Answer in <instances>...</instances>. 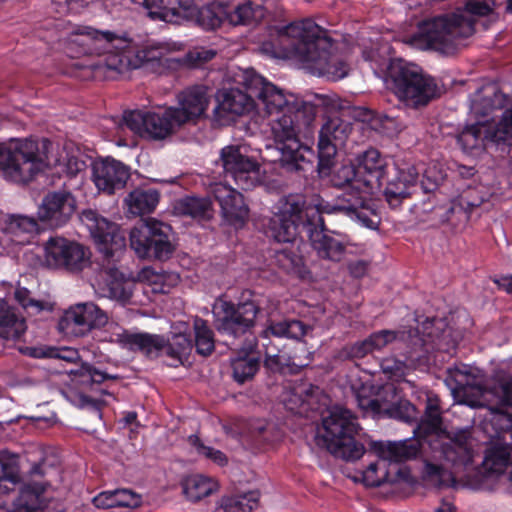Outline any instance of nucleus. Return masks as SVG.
I'll return each mask as SVG.
<instances>
[{
  "label": "nucleus",
  "instance_id": "nucleus-1",
  "mask_svg": "<svg viewBox=\"0 0 512 512\" xmlns=\"http://www.w3.org/2000/svg\"><path fill=\"white\" fill-rule=\"evenodd\" d=\"M440 399L435 394L427 395L425 414L417 424L418 433L435 434L432 443L433 455L425 461L423 478L433 486H448L455 480V474L464 473L465 484L474 490H493L507 467L512 464V447L507 443L495 442L485 452L480 467L474 466L479 456L478 442L469 429L451 432L441 430Z\"/></svg>",
  "mask_w": 512,
  "mask_h": 512
},
{
  "label": "nucleus",
  "instance_id": "nucleus-2",
  "mask_svg": "<svg viewBox=\"0 0 512 512\" xmlns=\"http://www.w3.org/2000/svg\"><path fill=\"white\" fill-rule=\"evenodd\" d=\"M244 84L252 89L260 101V116L268 119L283 166L290 170H303L304 165L311 161L313 151L301 144L299 133L314 121V105L284 91L260 74L248 72Z\"/></svg>",
  "mask_w": 512,
  "mask_h": 512
},
{
  "label": "nucleus",
  "instance_id": "nucleus-3",
  "mask_svg": "<svg viewBox=\"0 0 512 512\" xmlns=\"http://www.w3.org/2000/svg\"><path fill=\"white\" fill-rule=\"evenodd\" d=\"M271 40L264 41L260 50L269 56L298 62L302 68L329 80L343 79L349 71L344 58L337 53L327 31L312 19H302L274 28Z\"/></svg>",
  "mask_w": 512,
  "mask_h": 512
},
{
  "label": "nucleus",
  "instance_id": "nucleus-4",
  "mask_svg": "<svg viewBox=\"0 0 512 512\" xmlns=\"http://www.w3.org/2000/svg\"><path fill=\"white\" fill-rule=\"evenodd\" d=\"M65 40L71 49L78 46L79 54L104 56L98 63V68H105L110 73L108 77L148 66L171 52L183 49L181 43L173 41L157 42L138 49L127 38L90 26L73 27Z\"/></svg>",
  "mask_w": 512,
  "mask_h": 512
},
{
  "label": "nucleus",
  "instance_id": "nucleus-5",
  "mask_svg": "<svg viewBox=\"0 0 512 512\" xmlns=\"http://www.w3.org/2000/svg\"><path fill=\"white\" fill-rule=\"evenodd\" d=\"M85 167L72 143L54 146L47 139H11L0 143V175L9 181L25 183L47 168L74 176Z\"/></svg>",
  "mask_w": 512,
  "mask_h": 512
},
{
  "label": "nucleus",
  "instance_id": "nucleus-6",
  "mask_svg": "<svg viewBox=\"0 0 512 512\" xmlns=\"http://www.w3.org/2000/svg\"><path fill=\"white\" fill-rule=\"evenodd\" d=\"M495 8L494 0L468 1L464 9L420 22L417 30L405 36L403 42L419 50H435L450 54L464 39L473 35L475 29L472 17L488 16L495 20Z\"/></svg>",
  "mask_w": 512,
  "mask_h": 512
},
{
  "label": "nucleus",
  "instance_id": "nucleus-7",
  "mask_svg": "<svg viewBox=\"0 0 512 512\" xmlns=\"http://www.w3.org/2000/svg\"><path fill=\"white\" fill-rule=\"evenodd\" d=\"M322 213L331 214L330 202L316 196L310 201L300 193L289 194L274 205L268 234L277 242H293L301 227L323 224Z\"/></svg>",
  "mask_w": 512,
  "mask_h": 512
},
{
  "label": "nucleus",
  "instance_id": "nucleus-8",
  "mask_svg": "<svg viewBox=\"0 0 512 512\" xmlns=\"http://www.w3.org/2000/svg\"><path fill=\"white\" fill-rule=\"evenodd\" d=\"M505 101V95L496 90L493 91L492 98H481L479 93L475 95L470 111L476 123L467 126L457 137V142L464 152L480 150L485 141L512 143V108L503 113L502 119L494 130L486 128L488 120H482L494 109L502 108Z\"/></svg>",
  "mask_w": 512,
  "mask_h": 512
},
{
  "label": "nucleus",
  "instance_id": "nucleus-9",
  "mask_svg": "<svg viewBox=\"0 0 512 512\" xmlns=\"http://www.w3.org/2000/svg\"><path fill=\"white\" fill-rule=\"evenodd\" d=\"M380 70L385 72V81L394 94L407 106H424L437 95L435 80L415 64L393 59Z\"/></svg>",
  "mask_w": 512,
  "mask_h": 512
},
{
  "label": "nucleus",
  "instance_id": "nucleus-10",
  "mask_svg": "<svg viewBox=\"0 0 512 512\" xmlns=\"http://www.w3.org/2000/svg\"><path fill=\"white\" fill-rule=\"evenodd\" d=\"M359 425L352 413L342 407H334L322 420L317 440L332 455L346 461L360 459L365 453L364 446L354 439Z\"/></svg>",
  "mask_w": 512,
  "mask_h": 512
},
{
  "label": "nucleus",
  "instance_id": "nucleus-11",
  "mask_svg": "<svg viewBox=\"0 0 512 512\" xmlns=\"http://www.w3.org/2000/svg\"><path fill=\"white\" fill-rule=\"evenodd\" d=\"M331 182L334 186L344 189L336 202L330 203L332 213H343L363 227L377 229L380 224V217L374 208V204H356L357 198L362 196L363 192L357 167L352 164L338 167L331 175Z\"/></svg>",
  "mask_w": 512,
  "mask_h": 512
},
{
  "label": "nucleus",
  "instance_id": "nucleus-12",
  "mask_svg": "<svg viewBox=\"0 0 512 512\" xmlns=\"http://www.w3.org/2000/svg\"><path fill=\"white\" fill-rule=\"evenodd\" d=\"M170 234L169 225L147 218L131 229L130 247L139 258L166 259L174 250Z\"/></svg>",
  "mask_w": 512,
  "mask_h": 512
},
{
  "label": "nucleus",
  "instance_id": "nucleus-13",
  "mask_svg": "<svg viewBox=\"0 0 512 512\" xmlns=\"http://www.w3.org/2000/svg\"><path fill=\"white\" fill-rule=\"evenodd\" d=\"M248 72L257 74L253 69H245L237 75V83L243 89L232 87L224 88L217 92V105L214 108V115L222 123L250 114L260 116V101L252 89L244 84L245 74Z\"/></svg>",
  "mask_w": 512,
  "mask_h": 512
},
{
  "label": "nucleus",
  "instance_id": "nucleus-14",
  "mask_svg": "<svg viewBox=\"0 0 512 512\" xmlns=\"http://www.w3.org/2000/svg\"><path fill=\"white\" fill-rule=\"evenodd\" d=\"M221 309L224 315L217 320V329L220 333L237 337L253 326L257 314L266 311L267 315L276 309V305L268 297L252 296L239 303L237 308L231 303L222 302Z\"/></svg>",
  "mask_w": 512,
  "mask_h": 512
},
{
  "label": "nucleus",
  "instance_id": "nucleus-15",
  "mask_svg": "<svg viewBox=\"0 0 512 512\" xmlns=\"http://www.w3.org/2000/svg\"><path fill=\"white\" fill-rule=\"evenodd\" d=\"M371 451L381 460L370 463L362 473V481L366 486H379L389 480L385 462H403L417 456L419 447L410 441H374Z\"/></svg>",
  "mask_w": 512,
  "mask_h": 512
},
{
  "label": "nucleus",
  "instance_id": "nucleus-16",
  "mask_svg": "<svg viewBox=\"0 0 512 512\" xmlns=\"http://www.w3.org/2000/svg\"><path fill=\"white\" fill-rule=\"evenodd\" d=\"M449 385L453 398L458 404L477 408L490 401L489 396H497L501 403L512 405V377L502 372L497 373L495 383L489 389L469 382L463 383L456 378L450 379Z\"/></svg>",
  "mask_w": 512,
  "mask_h": 512
},
{
  "label": "nucleus",
  "instance_id": "nucleus-17",
  "mask_svg": "<svg viewBox=\"0 0 512 512\" xmlns=\"http://www.w3.org/2000/svg\"><path fill=\"white\" fill-rule=\"evenodd\" d=\"M249 152L246 144L228 145L220 152L224 173L242 189H250L261 180L260 165Z\"/></svg>",
  "mask_w": 512,
  "mask_h": 512
},
{
  "label": "nucleus",
  "instance_id": "nucleus-18",
  "mask_svg": "<svg viewBox=\"0 0 512 512\" xmlns=\"http://www.w3.org/2000/svg\"><path fill=\"white\" fill-rule=\"evenodd\" d=\"M80 220L89 230L99 252L106 258L118 257L125 250V233L116 223L110 222L91 209L84 210Z\"/></svg>",
  "mask_w": 512,
  "mask_h": 512
},
{
  "label": "nucleus",
  "instance_id": "nucleus-19",
  "mask_svg": "<svg viewBox=\"0 0 512 512\" xmlns=\"http://www.w3.org/2000/svg\"><path fill=\"white\" fill-rule=\"evenodd\" d=\"M168 107L163 113L152 111H128L123 115V123L135 134L155 140L164 139L181 126Z\"/></svg>",
  "mask_w": 512,
  "mask_h": 512
},
{
  "label": "nucleus",
  "instance_id": "nucleus-20",
  "mask_svg": "<svg viewBox=\"0 0 512 512\" xmlns=\"http://www.w3.org/2000/svg\"><path fill=\"white\" fill-rule=\"evenodd\" d=\"M44 261L50 268H66L80 271L89 263L90 252L78 242L63 238L51 237L44 245Z\"/></svg>",
  "mask_w": 512,
  "mask_h": 512
},
{
  "label": "nucleus",
  "instance_id": "nucleus-21",
  "mask_svg": "<svg viewBox=\"0 0 512 512\" xmlns=\"http://www.w3.org/2000/svg\"><path fill=\"white\" fill-rule=\"evenodd\" d=\"M356 167L363 191L356 204L372 203L371 197L380 191L386 177L387 161L378 150L370 148L357 157Z\"/></svg>",
  "mask_w": 512,
  "mask_h": 512
},
{
  "label": "nucleus",
  "instance_id": "nucleus-22",
  "mask_svg": "<svg viewBox=\"0 0 512 512\" xmlns=\"http://www.w3.org/2000/svg\"><path fill=\"white\" fill-rule=\"evenodd\" d=\"M108 323V315L92 302L70 307L59 321V329L67 336L80 337Z\"/></svg>",
  "mask_w": 512,
  "mask_h": 512
},
{
  "label": "nucleus",
  "instance_id": "nucleus-23",
  "mask_svg": "<svg viewBox=\"0 0 512 512\" xmlns=\"http://www.w3.org/2000/svg\"><path fill=\"white\" fill-rule=\"evenodd\" d=\"M177 106H171L175 120L182 127L196 123L205 116L210 105L209 89L205 85L188 87L177 95Z\"/></svg>",
  "mask_w": 512,
  "mask_h": 512
},
{
  "label": "nucleus",
  "instance_id": "nucleus-24",
  "mask_svg": "<svg viewBox=\"0 0 512 512\" xmlns=\"http://www.w3.org/2000/svg\"><path fill=\"white\" fill-rule=\"evenodd\" d=\"M351 124L335 116L322 126L318 141L319 171L325 174L333 163L337 144H342L351 133Z\"/></svg>",
  "mask_w": 512,
  "mask_h": 512
},
{
  "label": "nucleus",
  "instance_id": "nucleus-25",
  "mask_svg": "<svg viewBox=\"0 0 512 512\" xmlns=\"http://www.w3.org/2000/svg\"><path fill=\"white\" fill-rule=\"evenodd\" d=\"M76 209V201L71 193L58 191L48 193L38 206L37 217L45 225L57 228L70 219Z\"/></svg>",
  "mask_w": 512,
  "mask_h": 512
},
{
  "label": "nucleus",
  "instance_id": "nucleus-26",
  "mask_svg": "<svg viewBox=\"0 0 512 512\" xmlns=\"http://www.w3.org/2000/svg\"><path fill=\"white\" fill-rule=\"evenodd\" d=\"M352 389L355 392L359 408L373 416L388 417L390 410L399 397L392 384L383 385L376 392L367 383L362 384L360 387L352 384Z\"/></svg>",
  "mask_w": 512,
  "mask_h": 512
},
{
  "label": "nucleus",
  "instance_id": "nucleus-27",
  "mask_svg": "<svg viewBox=\"0 0 512 512\" xmlns=\"http://www.w3.org/2000/svg\"><path fill=\"white\" fill-rule=\"evenodd\" d=\"M130 177V169L113 158L95 161L92 165V181L99 192L108 195L123 189Z\"/></svg>",
  "mask_w": 512,
  "mask_h": 512
},
{
  "label": "nucleus",
  "instance_id": "nucleus-28",
  "mask_svg": "<svg viewBox=\"0 0 512 512\" xmlns=\"http://www.w3.org/2000/svg\"><path fill=\"white\" fill-rule=\"evenodd\" d=\"M211 193L220 206L224 220L230 225L241 227L249 216V208L243 195L224 183L214 184Z\"/></svg>",
  "mask_w": 512,
  "mask_h": 512
},
{
  "label": "nucleus",
  "instance_id": "nucleus-29",
  "mask_svg": "<svg viewBox=\"0 0 512 512\" xmlns=\"http://www.w3.org/2000/svg\"><path fill=\"white\" fill-rule=\"evenodd\" d=\"M53 502V495L45 483L29 482L22 486L13 502L12 510L0 505V512H39Z\"/></svg>",
  "mask_w": 512,
  "mask_h": 512
},
{
  "label": "nucleus",
  "instance_id": "nucleus-30",
  "mask_svg": "<svg viewBox=\"0 0 512 512\" xmlns=\"http://www.w3.org/2000/svg\"><path fill=\"white\" fill-rule=\"evenodd\" d=\"M436 321L434 319H427L423 324V334L422 336L418 335V331L415 334H412V331H393V330H381L371 334L368 339L370 342V346L373 351H381L389 344L393 343L397 339L403 341H409L413 349L422 348L430 343H434V335L432 332V328L435 326Z\"/></svg>",
  "mask_w": 512,
  "mask_h": 512
},
{
  "label": "nucleus",
  "instance_id": "nucleus-31",
  "mask_svg": "<svg viewBox=\"0 0 512 512\" xmlns=\"http://www.w3.org/2000/svg\"><path fill=\"white\" fill-rule=\"evenodd\" d=\"M142 5L144 13L153 21L180 23L188 16V6L181 0H131Z\"/></svg>",
  "mask_w": 512,
  "mask_h": 512
},
{
  "label": "nucleus",
  "instance_id": "nucleus-32",
  "mask_svg": "<svg viewBox=\"0 0 512 512\" xmlns=\"http://www.w3.org/2000/svg\"><path fill=\"white\" fill-rule=\"evenodd\" d=\"M38 232L39 226L34 218L23 215L9 216L5 220L0 243L5 248L11 245H25L30 243Z\"/></svg>",
  "mask_w": 512,
  "mask_h": 512
},
{
  "label": "nucleus",
  "instance_id": "nucleus-33",
  "mask_svg": "<svg viewBox=\"0 0 512 512\" xmlns=\"http://www.w3.org/2000/svg\"><path fill=\"white\" fill-rule=\"evenodd\" d=\"M102 278L104 282L101 287V295L103 297L110 298L123 305L129 302L132 296L133 282L126 280L123 274L114 267L106 269Z\"/></svg>",
  "mask_w": 512,
  "mask_h": 512
},
{
  "label": "nucleus",
  "instance_id": "nucleus-34",
  "mask_svg": "<svg viewBox=\"0 0 512 512\" xmlns=\"http://www.w3.org/2000/svg\"><path fill=\"white\" fill-rule=\"evenodd\" d=\"M315 388L301 382L284 388L281 401L285 408L295 414H305L313 409V393Z\"/></svg>",
  "mask_w": 512,
  "mask_h": 512
},
{
  "label": "nucleus",
  "instance_id": "nucleus-35",
  "mask_svg": "<svg viewBox=\"0 0 512 512\" xmlns=\"http://www.w3.org/2000/svg\"><path fill=\"white\" fill-rule=\"evenodd\" d=\"M418 180V171L414 166L399 169L396 177L389 181L384 195L391 206H396L401 199L410 194V189Z\"/></svg>",
  "mask_w": 512,
  "mask_h": 512
},
{
  "label": "nucleus",
  "instance_id": "nucleus-36",
  "mask_svg": "<svg viewBox=\"0 0 512 512\" xmlns=\"http://www.w3.org/2000/svg\"><path fill=\"white\" fill-rule=\"evenodd\" d=\"M265 16V9L249 0L227 7L226 23L232 26H255Z\"/></svg>",
  "mask_w": 512,
  "mask_h": 512
},
{
  "label": "nucleus",
  "instance_id": "nucleus-37",
  "mask_svg": "<svg viewBox=\"0 0 512 512\" xmlns=\"http://www.w3.org/2000/svg\"><path fill=\"white\" fill-rule=\"evenodd\" d=\"M319 226L321 227L320 230H318L317 227L308 230L313 249L320 258L339 262L345 251L343 244L337 239L327 235L323 230V224Z\"/></svg>",
  "mask_w": 512,
  "mask_h": 512
},
{
  "label": "nucleus",
  "instance_id": "nucleus-38",
  "mask_svg": "<svg viewBox=\"0 0 512 512\" xmlns=\"http://www.w3.org/2000/svg\"><path fill=\"white\" fill-rule=\"evenodd\" d=\"M490 401L481 407L487 406L491 412L490 422L495 426L496 433L504 441L512 440V405L501 403L497 396H489Z\"/></svg>",
  "mask_w": 512,
  "mask_h": 512
},
{
  "label": "nucleus",
  "instance_id": "nucleus-39",
  "mask_svg": "<svg viewBox=\"0 0 512 512\" xmlns=\"http://www.w3.org/2000/svg\"><path fill=\"white\" fill-rule=\"evenodd\" d=\"M181 487L185 497L192 502H196L215 493L219 484L212 477L193 474L182 480Z\"/></svg>",
  "mask_w": 512,
  "mask_h": 512
},
{
  "label": "nucleus",
  "instance_id": "nucleus-40",
  "mask_svg": "<svg viewBox=\"0 0 512 512\" xmlns=\"http://www.w3.org/2000/svg\"><path fill=\"white\" fill-rule=\"evenodd\" d=\"M26 330L23 317L16 314L15 309L0 299V337L5 339H16Z\"/></svg>",
  "mask_w": 512,
  "mask_h": 512
},
{
  "label": "nucleus",
  "instance_id": "nucleus-41",
  "mask_svg": "<svg viewBox=\"0 0 512 512\" xmlns=\"http://www.w3.org/2000/svg\"><path fill=\"white\" fill-rule=\"evenodd\" d=\"M128 211L133 215H143L154 211L159 203V193L155 189H136L125 199Z\"/></svg>",
  "mask_w": 512,
  "mask_h": 512
},
{
  "label": "nucleus",
  "instance_id": "nucleus-42",
  "mask_svg": "<svg viewBox=\"0 0 512 512\" xmlns=\"http://www.w3.org/2000/svg\"><path fill=\"white\" fill-rule=\"evenodd\" d=\"M188 326L178 323L173 327L172 336L166 341L165 354L181 361L192 349V341L188 334Z\"/></svg>",
  "mask_w": 512,
  "mask_h": 512
},
{
  "label": "nucleus",
  "instance_id": "nucleus-43",
  "mask_svg": "<svg viewBox=\"0 0 512 512\" xmlns=\"http://www.w3.org/2000/svg\"><path fill=\"white\" fill-rule=\"evenodd\" d=\"M19 482L17 456L6 450L0 451V494L8 493Z\"/></svg>",
  "mask_w": 512,
  "mask_h": 512
},
{
  "label": "nucleus",
  "instance_id": "nucleus-44",
  "mask_svg": "<svg viewBox=\"0 0 512 512\" xmlns=\"http://www.w3.org/2000/svg\"><path fill=\"white\" fill-rule=\"evenodd\" d=\"M259 492L249 491L242 495L226 496L220 500L217 512H251L258 505Z\"/></svg>",
  "mask_w": 512,
  "mask_h": 512
},
{
  "label": "nucleus",
  "instance_id": "nucleus-45",
  "mask_svg": "<svg viewBox=\"0 0 512 512\" xmlns=\"http://www.w3.org/2000/svg\"><path fill=\"white\" fill-rule=\"evenodd\" d=\"M166 340L159 335L133 334L129 350L140 351L149 357L165 354Z\"/></svg>",
  "mask_w": 512,
  "mask_h": 512
},
{
  "label": "nucleus",
  "instance_id": "nucleus-46",
  "mask_svg": "<svg viewBox=\"0 0 512 512\" xmlns=\"http://www.w3.org/2000/svg\"><path fill=\"white\" fill-rule=\"evenodd\" d=\"M309 327L299 320H282L279 322H271L267 329L263 332L265 337L273 335L276 337H287L292 339H300L307 334Z\"/></svg>",
  "mask_w": 512,
  "mask_h": 512
},
{
  "label": "nucleus",
  "instance_id": "nucleus-47",
  "mask_svg": "<svg viewBox=\"0 0 512 512\" xmlns=\"http://www.w3.org/2000/svg\"><path fill=\"white\" fill-rule=\"evenodd\" d=\"M265 346L264 366L272 372H291L289 351L286 349H278L275 345L263 344Z\"/></svg>",
  "mask_w": 512,
  "mask_h": 512
},
{
  "label": "nucleus",
  "instance_id": "nucleus-48",
  "mask_svg": "<svg viewBox=\"0 0 512 512\" xmlns=\"http://www.w3.org/2000/svg\"><path fill=\"white\" fill-rule=\"evenodd\" d=\"M72 382L76 386H89L93 383H102L106 379H115L116 376L99 371L89 364H83L78 369L67 370Z\"/></svg>",
  "mask_w": 512,
  "mask_h": 512
},
{
  "label": "nucleus",
  "instance_id": "nucleus-49",
  "mask_svg": "<svg viewBox=\"0 0 512 512\" xmlns=\"http://www.w3.org/2000/svg\"><path fill=\"white\" fill-rule=\"evenodd\" d=\"M227 7L221 4H211L198 11L197 21L201 27L213 30L226 22Z\"/></svg>",
  "mask_w": 512,
  "mask_h": 512
},
{
  "label": "nucleus",
  "instance_id": "nucleus-50",
  "mask_svg": "<svg viewBox=\"0 0 512 512\" xmlns=\"http://www.w3.org/2000/svg\"><path fill=\"white\" fill-rule=\"evenodd\" d=\"M231 365L234 379L239 383H243L255 375L259 369V360L256 355L247 354L233 359Z\"/></svg>",
  "mask_w": 512,
  "mask_h": 512
},
{
  "label": "nucleus",
  "instance_id": "nucleus-51",
  "mask_svg": "<svg viewBox=\"0 0 512 512\" xmlns=\"http://www.w3.org/2000/svg\"><path fill=\"white\" fill-rule=\"evenodd\" d=\"M195 346L199 354L210 355L215 347L213 332L206 322L200 318L194 320Z\"/></svg>",
  "mask_w": 512,
  "mask_h": 512
},
{
  "label": "nucleus",
  "instance_id": "nucleus-52",
  "mask_svg": "<svg viewBox=\"0 0 512 512\" xmlns=\"http://www.w3.org/2000/svg\"><path fill=\"white\" fill-rule=\"evenodd\" d=\"M276 260L279 266L288 273L295 274L302 279L307 277L308 270L304 264V261L302 257L296 253L284 249L277 253Z\"/></svg>",
  "mask_w": 512,
  "mask_h": 512
},
{
  "label": "nucleus",
  "instance_id": "nucleus-53",
  "mask_svg": "<svg viewBox=\"0 0 512 512\" xmlns=\"http://www.w3.org/2000/svg\"><path fill=\"white\" fill-rule=\"evenodd\" d=\"M188 443L195 449L196 453L218 466L228 464V457L220 450L205 445L197 435H190Z\"/></svg>",
  "mask_w": 512,
  "mask_h": 512
},
{
  "label": "nucleus",
  "instance_id": "nucleus-54",
  "mask_svg": "<svg viewBox=\"0 0 512 512\" xmlns=\"http://www.w3.org/2000/svg\"><path fill=\"white\" fill-rule=\"evenodd\" d=\"M216 56V51L206 47H195L190 50L183 58L178 59V63L189 68L201 67Z\"/></svg>",
  "mask_w": 512,
  "mask_h": 512
},
{
  "label": "nucleus",
  "instance_id": "nucleus-55",
  "mask_svg": "<svg viewBox=\"0 0 512 512\" xmlns=\"http://www.w3.org/2000/svg\"><path fill=\"white\" fill-rule=\"evenodd\" d=\"M178 209L194 218L204 217L210 210V202L207 199L187 197L179 202Z\"/></svg>",
  "mask_w": 512,
  "mask_h": 512
},
{
  "label": "nucleus",
  "instance_id": "nucleus-56",
  "mask_svg": "<svg viewBox=\"0 0 512 512\" xmlns=\"http://www.w3.org/2000/svg\"><path fill=\"white\" fill-rule=\"evenodd\" d=\"M132 336L133 333H128L118 324L110 323L102 331L100 339L110 343H117L121 347L129 349Z\"/></svg>",
  "mask_w": 512,
  "mask_h": 512
},
{
  "label": "nucleus",
  "instance_id": "nucleus-57",
  "mask_svg": "<svg viewBox=\"0 0 512 512\" xmlns=\"http://www.w3.org/2000/svg\"><path fill=\"white\" fill-rule=\"evenodd\" d=\"M15 299L17 302L31 314H38L44 310H51L52 306L48 302L34 300L30 297V292L26 288L19 287L15 290Z\"/></svg>",
  "mask_w": 512,
  "mask_h": 512
},
{
  "label": "nucleus",
  "instance_id": "nucleus-58",
  "mask_svg": "<svg viewBox=\"0 0 512 512\" xmlns=\"http://www.w3.org/2000/svg\"><path fill=\"white\" fill-rule=\"evenodd\" d=\"M417 410L408 400L398 397L395 405L390 410L388 417L395 418L407 423L417 422Z\"/></svg>",
  "mask_w": 512,
  "mask_h": 512
},
{
  "label": "nucleus",
  "instance_id": "nucleus-59",
  "mask_svg": "<svg viewBox=\"0 0 512 512\" xmlns=\"http://www.w3.org/2000/svg\"><path fill=\"white\" fill-rule=\"evenodd\" d=\"M292 373L306 367L312 361L311 353L307 351L305 344L298 343L292 352H289Z\"/></svg>",
  "mask_w": 512,
  "mask_h": 512
},
{
  "label": "nucleus",
  "instance_id": "nucleus-60",
  "mask_svg": "<svg viewBox=\"0 0 512 512\" xmlns=\"http://www.w3.org/2000/svg\"><path fill=\"white\" fill-rule=\"evenodd\" d=\"M381 368L384 373L388 374L392 379L400 380L406 375L408 369L405 362L394 359L386 358L381 362Z\"/></svg>",
  "mask_w": 512,
  "mask_h": 512
},
{
  "label": "nucleus",
  "instance_id": "nucleus-61",
  "mask_svg": "<svg viewBox=\"0 0 512 512\" xmlns=\"http://www.w3.org/2000/svg\"><path fill=\"white\" fill-rule=\"evenodd\" d=\"M115 491L116 507L136 508L141 503V496L128 489Z\"/></svg>",
  "mask_w": 512,
  "mask_h": 512
},
{
  "label": "nucleus",
  "instance_id": "nucleus-62",
  "mask_svg": "<svg viewBox=\"0 0 512 512\" xmlns=\"http://www.w3.org/2000/svg\"><path fill=\"white\" fill-rule=\"evenodd\" d=\"M52 5L59 14L78 12L88 4L89 0H51Z\"/></svg>",
  "mask_w": 512,
  "mask_h": 512
},
{
  "label": "nucleus",
  "instance_id": "nucleus-63",
  "mask_svg": "<svg viewBox=\"0 0 512 512\" xmlns=\"http://www.w3.org/2000/svg\"><path fill=\"white\" fill-rule=\"evenodd\" d=\"M164 277L165 276L163 274L156 273L151 268H144L139 274L140 280L147 281L149 284L154 286L152 288V290L154 292H161V293L166 292L165 288L162 285Z\"/></svg>",
  "mask_w": 512,
  "mask_h": 512
},
{
  "label": "nucleus",
  "instance_id": "nucleus-64",
  "mask_svg": "<svg viewBox=\"0 0 512 512\" xmlns=\"http://www.w3.org/2000/svg\"><path fill=\"white\" fill-rule=\"evenodd\" d=\"M93 503L97 508L108 509L116 507L115 491H105L99 493L93 498Z\"/></svg>",
  "mask_w": 512,
  "mask_h": 512
}]
</instances>
